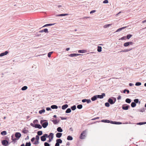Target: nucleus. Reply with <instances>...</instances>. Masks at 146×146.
Listing matches in <instances>:
<instances>
[{"instance_id":"obj_18","label":"nucleus","mask_w":146,"mask_h":146,"mask_svg":"<svg viewBox=\"0 0 146 146\" xmlns=\"http://www.w3.org/2000/svg\"><path fill=\"white\" fill-rule=\"evenodd\" d=\"M56 143L60 144V143H62V141L60 139H58L56 140Z\"/></svg>"},{"instance_id":"obj_52","label":"nucleus","mask_w":146,"mask_h":146,"mask_svg":"<svg viewBox=\"0 0 146 146\" xmlns=\"http://www.w3.org/2000/svg\"><path fill=\"white\" fill-rule=\"evenodd\" d=\"M122 124V123L121 122L115 121V124L119 125V124Z\"/></svg>"},{"instance_id":"obj_39","label":"nucleus","mask_w":146,"mask_h":146,"mask_svg":"<svg viewBox=\"0 0 146 146\" xmlns=\"http://www.w3.org/2000/svg\"><path fill=\"white\" fill-rule=\"evenodd\" d=\"M71 109H72V110L74 111L76 109V105H74L71 107Z\"/></svg>"},{"instance_id":"obj_54","label":"nucleus","mask_w":146,"mask_h":146,"mask_svg":"<svg viewBox=\"0 0 146 146\" xmlns=\"http://www.w3.org/2000/svg\"><path fill=\"white\" fill-rule=\"evenodd\" d=\"M44 146H50V145L48 143L45 142L44 144Z\"/></svg>"},{"instance_id":"obj_27","label":"nucleus","mask_w":146,"mask_h":146,"mask_svg":"<svg viewBox=\"0 0 146 146\" xmlns=\"http://www.w3.org/2000/svg\"><path fill=\"white\" fill-rule=\"evenodd\" d=\"M101 122L104 123H110V120L108 119H104L102 120Z\"/></svg>"},{"instance_id":"obj_41","label":"nucleus","mask_w":146,"mask_h":146,"mask_svg":"<svg viewBox=\"0 0 146 146\" xmlns=\"http://www.w3.org/2000/svg\"><path fill=\"white\" fill-rule=\"evenodd\" d=\"M82 104H79L77 105V108L79 109H81L82 108Z\"/></svg>"},{"instance_id":"obj_48","label":"nucleus","mask_w":146,"mask_h":146,"mask_svg":"<svg viewBox=\"0 0 146 146\" xmlns=\"http://www.w3.org/2000/svg\"><path fill=\"white\" fill-rule=\"evenodd\" d=\"M127 39L126 36H124L119 39V40H125Z\"/></svg>"},{"instance_id":"obj_38","label":"nucleus","mask_w":146,"mask_h":146,"mask_svg":"<svg viewBox=\"0 0 146 146\" xmlns=\"http://www.w3.org/2000/svg\"><path fill=\"white\" fill-rule=\"evenodd\" d=\"M112 25V24H107L105 25L104 26V27L105 28H107V27H108L110 26H111V25Z\"/></svg>"},{"instance_id":"obj_62","label":"nucleus","mask_w":146,"mask_h":146,"mask_svg":"<svg viewBox=\"0 0 146 146\" xmlns=\"http://www.w3.org/2000/svg\"><path fill=\"white\" fill-rule=\"evenodd\" d=\"M35 139V138L34 137H33L31 139V141L32 142H33Z\"/></svg>"},{"instance_id":"obj_53","label":"nucleus","mask_w":146,"mask_h":146,"mask_svg":"<svg viewBox=\"0 0 146 146\" xmlns=\"http://www.w3.org/2000/svg\"><path fill=\"white\" fill-rule=\"evenodd\" d=\"M39 143V141L36 140V141H35V142L34 143V144L35 145H37Z\"/></svg>"},{"instance_id":"obj_43","label":"nucleus","mask_w":146,"mask_h":146,"mask_svg":"<svg viewBox=\"0 0 146 146\" xmlns=\"http://www.w3.org/2000/svg\"><path fill=\"white\" fill-rule=\"evenodd\" d=\"M22 132L24 134L27 133L29 132V131L28 130L24 129L23 130Z\"/></svg>"},{"instance_id":"obj_10","label":"nucleus","mask_w":146,"mask_h":146,"mask_svg":"<svg viewBox=\"0 0 146 146\" xmlns=\"http://www.w3.org/2000/svg\"><path fill=\"white\" fill-rule=\"evenodd\" d=\"M82 101L83 103L86 102L88 104L90 103L91 102V100L90 99H86L82 100Z\"/></svg>"},{"instance_id":"obj_22","label":"nucleus","mask_w":146,"mask_h":146,"mask_svg":"<svg viewBox=\"0 0 146 146\" xmlns=\"http://www.w3.org/2000/svg\"><path fill=\"white\" fill-rule=\"evenodd\" d=\"M51 121L52 122H53V123L54 124H57L59 122V121L58 120H57V119L53 120H52Z\"/></svg>"},{"instance_id":"obj_37","label":"nucleus","mask_w":146,"mask_h":146,"mask_svg":"<svg viewBox=\"0 0 146 146\" xmlns=\"http://www.w3.org/2000/svg\"><path fill=\"white\" fill-rule=\"evenodd\" d=\"M37 135L38 136H40L42 134V131H39L37 132Z\"/></svg>"},{"instance_id":"obj_17","label":"nucleus","mask_w":146,"mask_h":146,"mask_svg":"<svg viewBox=\"0 0 146 146\" xmlns=\"http://www.w3.org/2000/svg\"><path fill=\"white\" fill-rule=\"evenodd\" d=\"M62 135V133H57L56 134V137L57 138H60L61 137Z\"/></svg>"},{"instance_id":"obj_3","label":"nucleus","mask_w":146,"mask_h":146,"mask_svg":"<svg viewBox=\"0 0 146 146\" xmlns=\"http://www.w3.org/2000/svg\"><path fill=\"white\" fill-rule=\"evenodd\" d=\"M86 130H85L82 131L80 134L79 138L81 139H84L86 137Z\"/></svg>"},{"instance_id":"obj_51","label":"nucleus","mask_w":146,"mask_h":146,"mask_svg":"<svg viewBox=\"0 0 146 146\" xmlns=\"http://www.w3.org/2000/svg\"><path fill=\"white\" fill-rule=\"evenodd\" d=\"M31 143L29 142H27L26 143L25 146H31Z\"/></svg>"},{"instance_id":"obj_8","label":"nucleus","mask_w":146,"mask_h":146,"mask_svg":"<svg viewBox=\"0 0 146 146\" xmlns=\"http://www.w3.org/2000/svg\"><path fill=\"white\" fill-rule=\"evenodd\" d=\"M97 99L98 98L102 99L104 96H105V94L104 93H102L101 95H96Z\"/></svg>"},{"instance_id":"obj_9","label":"nucleus","mask_w":146,"mask_h":146,"mask_svg":"<svg viewBox=\"0 0 146 146\" xmlns=\"http://www.w3.org/2000/svg\"><path fill=\"white\" fill-rule=\"evenodd\" d=\"M130 107V106L129 105H127L126 104H124L122 105V109L125 110H128L129 108Z\"/></svg>"},{"instance_id":"obj_6","label":"nucleus","mask_w":146,"mask_h":146,"mask_svg":"<svg viewBox=\"0 0 146 146\" xmlns=\"http://www.w3.org/2000/svg\"><path fill=\"white\" fill-rule=\"evenodd\" d=\"M21 133L19 132H16L15 133V137L17 139V140H18L21 137Z\"/></svg>"},{"instance_id":"obj_21","label":"nucleus","mask_w":146,"mask_h":146,"mask_svg":"<svg viewBox=\"0 0 146 146\" xmlns=\"http://www.w3.org/2000/svg\"><path fill=\"white\" fill-rule=\"evenodd\" d=\"M58 107L57 106L55 105H53L51 106V108L52 109H57Z\"/></svg>"},{"instance_id":"obj_49","label":"nucleus","mask_w":146,"mask_h":146,"mask_svg":"<svg viewBox=\"0 0 146 146\" xmlns=\"http://www.w3.org/2000/svg\"><path fill=\"white\" fill-rule=\"evenodd\" d=\"M53 52H49L48 54V56L50 58L51 57V54L53 53Z\"/></svg>"},{"instance_id":"obj_40","label":"nucleus","mask_w":146,"mask_h":146,"mask_svg":"<svg viewBox=\"0 0 146 146\" xmlns=\"http://www.w3.org/2000/svg\"><path fill=\"white\" fill-rule=\"evenodd\" d=\"M132 35L129 34L127 35L126 36V38L127 39H129L130 38L131 36H132Z\"/></svg>"},{"instance_id":"obj_50","label":"nucleus","mask_w":146,"mask_h":146,"mask_svg":"<svg viewBox=\"0 0 146 146\" xmlns=\"http://www.w3.org/2000/svg\"><path fill=\"white\" fill-rule=\"evenodd\" d=\"M68 56L70 57H75L76 56L75 53L71 54L68 55Z\"/></svg>"},{"instance_id":"obj_28","label":"nucleus","mask_w":146,"mask_h":146,"mask_svg":"<svg viewBox=\"0 0 146 146\" xmlns=\"http://www.w3.org/2000/svg\"><path fill=\"white\" fill-rule=\"evenodd\" d=\"M1 134L2 135H5L7 134V132L6 131H4L1 132Z\"/></svg>"},{"instance_id":"obj_63","label":"nucleus","mask_w":146,"mask_h":146,"mask_svg":"<svg viewBox=\"0 0 146 146\" xmlns=\"http://www.w3.org/2000/svg\"><path fill=\"white\" fill-rule=\"evenodd\" d=\"M60 118L62 120H65L67 119V118L66 117H60Z\"/></svg>"},{"instance_id":"obj_60","label":"nucleus","mask_w":146,"mask_h":146,"mask_svg":"<svg viewBox=\"0 0 146 146\" xmlns=\"http://www.w3.org/2000/svg\"><path fill=\"white\" fill-rule=\"evenodd\" d=\"M115 121H110V123L112 124H115Z\"/></svg>"},{"instance_id":"obj_42","label":"nucleus","mask_w":146,"mask_h":146,"mask_svg":"<svg viewBox=\"0 0 146 146\" xmlns=\"http://www.w3.org/2000/svg\"><path fill=\"white\" fill-rule=\"evenodd\" d=\"M27 88L28 87L27 86H24L21 89L22 90L24 91L27 90Z\"/></svg>"},{"instance_id":"obj_20","label":"nucleus","mask_w":146,"mask_h":146,"mask_svg":"<svg viewBox=\"0 0 146 146\" xmlns=\"http://www.w3.org/2000/svg\"><path fill=\"white\" fill-rule=\"evenodd\" d=\"M126 27H125L119 28L117 30L116 32H120L123 29H124Z\"/></svg>"},{"instance_id":"obj_58","label":"nucleus","mask_w":146,"mask_h":146,"mask_svg":"<svg viewBox=\"0 0 146 146\" xmlns=\"http://www.w3.org/2000/svg\"><path fill=\"white\" fill-rule=\"evenodd\" d=\"M38 122V120L37 119L34 120L33 121V123H37Z\"/></svg>"},{"instance_id":"obj_12","label":"nucleus","mask_w":146,"mask_h":146,"mask_svg":"<svg viewBox=\"0 0 146 146\" xmlns=\"http://www.w3.org/2000/svg\"><path fill=\"white\" fill-rule=\"evenodd\" d=\"M39 33H43V32H44L45 33H48V29H45L43 30H40L39 31Z\"/></svg>"},{"instance_id":"obj_1","label":"nucleus","mask_w":146,"mask_h":146,"mask_svg":"<svg viewBox=\"0 0 146 146\" xmlns=\"http://www.w3.org/2000/svg\"><path fill=\"white\" fill-rule=\"evenodd\" d=\"M40 123L44 128L46 127L48 125V123L46 120H41L40 121Z\"/></svg>"},{"instance_id":"obj_55","label":"nucleus","mask_w":146,"mask_h":146,"mask_svg":"<svg viewBox=\"0 0 146 146\" xmlns=\"http://www.w3.org/2000/svg\"><path fill=\"white\" fill-rule=\"evenodd\" d=\"M103 3H108V0H105L103 1Z\"/></svg>"},{"instance_id":"obj_34","label":"nucleus","mask_w":146,"mask_h":146,"mask_svg":"<svg viewBox=\"0 0 146 146\" xmlns=\"http://www.w3.org/2000/svg\"><path fill=\"white\" fill-rule=\"evenodd\" d=\"M102 48L101 46H98L97 51L99 52H100L102 51Z\"/></svg>"},{"instance_id":"obj_23","label":"nucleus","mask_w":146,"mask_h":146,"mask_svg":"<svg viewBox=\"0 0 146 146\" xmlns=\"http://www.w3.org/2000/svg\"><path fill=\"white\" fill-rule=\"evenodd\" d=\"M57 131L59 132H62L63 131L62 129L60 127H58L57 129Z\"/></svg>"},{"instance_id":"obj_19","label":"nucleus","mask_w":146,"mask_h":146,"mask_svg":"<svg viewBox=\"0 0 146 146\" xmlns=\"http://www.w3.org/2000/svg\"><path fill=\"white\" fill-rule=\"evenodd\" d=\"M48 138L53 139L54 137V134L53 133H50L49 135H48Z\"/></svg>"},{"instance_id":"obj_7","label":"nucleus","mask_w":146,"mask_h":146,"mask_svg":"<svg viewBox=\"0 0 146 146\" xmlns=\"http://www.w3.org/2000/svg\"><path fill=\"white\" fill-rule=\"evenodd\" d=\"M133 44V43L132 42H128L124 43L123 46L125 47H127L130 45H132Z\"/></svg>"},{"instance_id":"obj_16","label":"nucleus","mask_w":146,"mask_h":146,"mask_svg":"<svg viewBox=\"0 0 146 146\" xmlns=\"http://www.w3.org/2000/svg\"><path fill=\"white\" fill-rule=\"evenodd\" d=\"M68 104H64V105L62 106V109L63 110H64L66 109V108H67L68 107Z\"/></svg>"},{"instance_id":"obj_33","label":"nucleus","mask_w":146,"mask_h":146,"mask_svg":"<svg viewBox=\"0 0 146 146\" xmlns=\"http://www.w3.org/2000/svg\"><path fill=\"white\" fill-rule=\"evenodd\" d=\"M86 52V50H78V52L81 53H85Z\"/></svg>"},{"instance_id":"obj_57","label":"nucleus","mask_w":146,"mask_h":146,"mask_svg":"<svg viewBox=\"0 0 146 146\" xmlns=\"http://www.w3.org/2000/svg\"><path fill=\"white\" fill-rule=\"evenodd\" d=\"M46 110L47 111H51V108L50 107H47L46 108Z\"/></svg>"},{"instance_id":"obj_15","label":"nucleus","mask_w":146,"mask_h":146,"mask_svg":"<svg viewBox=\"0 0 146 146\" xmlns=\"http://www.w3.org/2000/svg\"><path fill=\"white\" fill-rule=\"evenodd\" d=\"M35 127L39 129H41L42 128V126L39 124H36Z\"/></svg>"},{"instance_id":"obj_46","label":"nucleus","mask_w":146,"mask_h":146,"mask_svg":"<svg viewBox=\"0 0 146 146\" xmlns=\"http://www.w3.org/2000/svg\"><path fill=\"white\" fill-rule=\"evenodd\" d=\"M145 109H146V108H141L139 110H138L140 112H143L145 111Z\"/></svg>"},{"instance_id":"obj_45","label":"nucleus","mask_w":146,"mask_h":146,"mask_svg":"<svg viewBox=\"0 0 146 146\" xmlns=\"http://www.w3.org/2000/svg\"><path fill=\"white\" fill-rule=\"evenodd\" d=\"M45 112V110L44 109H42L40 110L39 111V113L40 114H42V113H44Z\"/></svg>"},{"instance_id":"obj_2","label":"nucleus","mask_w":146,"mask_h":146,"mask_svg":"<svg viewBox=\"0 0 146 146\" xmlns=\"http://www.w3.org/2000/svg\"><path fill=\"white\" fill-rule=\"evenodd\" d=\"M116 100V99L115 98L111 97L108 99V102H109L110 104L112 105L115 103Z\"/></svg>"},{"instance_id":"obj_29","label":"nucleus","mask_w":146,"mask_h":146,"mask_svg":"<svg viewBox=\"0 0 146 146\" xmlns=\"http://www.w3.org/2000/svg\"><path fill=\"white\" fill-rule=\"evenodd\" d=\"M125 102L129 104L131 102V100L129 98H127L126 99Z\"/></svg>"},{"instance_id":"obj_35","label":"nucleus","mask_w":146,"mask_h":146,"mask_svg":"<svg viewBox=\"0 0 146 146\" xmlns=\"http://www.w3.org/2000/svg\"><path fill=\"white\" fill-rule=\"evenodd\" d=\"M136 104H135V102H132L131 104V106L132 108H134L136 106Z\"/></svg>"},{"instance_id":"obj_24","label":"nucleus","mask_w":146,"mask_h":146,"mask_svg":"<svg viewBox=\"0 0 146 146\" xmlns=\"http://www.w3.org/2000/svg\"><path fill=\"white\" fill-rule=\"evenodd\" d=\"M97 99L96 95H95L91 98V100L93 101H94Z\"/></svg>"},{"instance_id":"obj_36","label":"nucleus","mask_w":146,"mask_h":146,"mask_svg":"<svg viewBox=\"0 0 146 146\" xmlns=\"http://www.w3.org/2000/svg\"><path fill=\"white\" fill-rule=\"evenodd\" d=\"M132 48H129L125 49L124 50H123V52H128L132 50Z\"/></svg>"},{"instance_id":"obj_31","label":"nucleus","mask_w":146,"mask_h":146,"mask_svg":"<svg viewBox=\"0 0 146 146\" xmlns=\"http://www.w3.org/2000/svg\"><path fill=\"white\" fill-rule=\"evenodd\" d=\"M146 124V122H140L137 123V125H141Z\"/></svg>"},{"instance_id":"obj_14","label":"nucleus","mask_w":146,"mask_h":146,"mask_svg":"<svg viewBox=\"0 0 146 146\" xmlns=\"http://www.w3.org/2000/svg\"><path fill=\"white\" fill-rule=\"evenodd\" d=\"M15 135L14 134H13L11 136V139L13 141L14 143L17 140V139L15 137Z\"/></svg>"},{"instance_id":"obj_56","label":"nucleus","mask_w":146,"mask_h":146,"mask_svg":"<svg viewBox=\"0 0 146 146\" xmlns=\"http://www.w3.org/2000/svg\"><path fill=\"white\" fill-rule=\"evenodd\" d=\"M36 140L39 141V137L38 135H36Z\"/></svg>"},{"instance_id":"obj_32","label":"nucleus","mask_w":146,"mask_h":146,"mask_svg":"<svg viewBox=\"0 0 146 146\" xmlns=\"http://www.w3.org/2000/svg\"><path fill=\"white\" fill-rule=\"evenodd\" d=\"M71 110L70 108H68L65 111L66 113H69L71 112Z\"/></svg>"},{"instance_id":"obj_61","label":"nucleus","mask_w":146,"mask_h":146,"mask_svg":"<svg viewBox=\"0 0 146 146\" xmlns=\"http://www.w3.org/2000/svg\"><path fill=\"white\" fill-rule=\"evenodd\" d=\"M30 125L31 126H32L33 127H35V124L34 125L33 123H30Z\"/></svg>"},{"instance_id":"obj_59","label":"nucleus","mask_w":146,"mask_h":146,"mask_svg":"<svg viewBox=\"0 0 146 146\" xmlns=\"http://www.w3.org/2000/svg\"><path fill=\"white\" fill-rule=\"evenodd\" d=\"M96 10H93L90 11V14L92 13H95L96 12Z\"/></svg>"},{"instance_id":"obj_64","label":"nucleus","mask_w":146,"mask_h":146,"mask_svg":"<svg viewBox=\"0 0 146 146\" xmlns=\"http://www.w3.org/2000/svg\"><path fill=\"white\" fill-rule=\"evenodd\" d=\"M121 96H119L117 98V99L119 100L121 99Z\"/></svg>"},{"instance_id":"obj_4","label":"nucleus","mask_w":146,"mask_h":146,"mask_svg":"<svg viewBox=\"0 0 146 146\" xmlns=\"http://www.w3.org/2000/svg\"><path fill=\"white\" fill-rule=\"evenodd\" d=\"M48 135L47 134H45L40 137L41 140L42 141H44L46 140V138H48Z\"/></svg>"},{"instance_id":"obj_44","label":"nucleus","mask_w":146,"mask_h":146,"mask_svg":"<svg viewBox=\"0 0 146 146\" xmlns=\"http://www.w3.org/2000/svg\"><path fill=\"white\" fill-rule=\"evenodd\" d=\"M110 104L109 102H106L105 104V106L107 107H108L110 106Z\"/></svg>"},{"instance_id":"obj_5","label":"nucleus","mask_w":146,"mask_h":146,"mask_svg":"<svg viewBox=\"0 0 146 146\" xmlns=\"http://www.w3.org/2000/svg\"><path fill=\"white\" fill-rule=\"evenodd\" d=\"M1 143L3 145H9L10 143H9V141L8 140L4 139L1 141Z\"/></svg>"},{"instance_id":"obj_30","label":"nucleus","mask_w":146,"mask_h":146,"mask_svg":"<svg viewBox=\"0 0 146 146\" xmlns=\"http://www.w3.org/2000/svg\"><path fill=\"white\" fill-rule=\"evenodd\" d=\"M67 139L68 140H72L73 138L72 136L68 135L67 136Z\"/></svg>"},{"instance_id":"obj_11","label":"nucleus","mask_w":146,"mask_h":146,"mask_svg":"<svg viewBox=\"0 0 146 146\" xmlns=\"http://www.w3.org/2000/svg\"><path fill=\"white\" fill-rule=\"evenodd\" d=\"M8 53V52L6 51L4 52H2L0 54V56L2 57L7 55Z\"/></svg>"},{"instance_id":"obj_25","label":"nucleus","mask_w":146,"mask_h":146,"mask_svg":"<svg viewBox=\"0 0 146 146\" xmlns=\"http://www.w3.org/2000/svg\"><path fill=\"white\" fill-rule=\"evenodd\" d=\"M54 24H55V23L47 24H46V25H44V26H43L42 27H46L49 26H51L53 25H54Z\"/></svg>"},{"instance_id":"obj_26","label":"nucleus","mask_w":146,"mask_h":146,"mask_svg":"<svg viewBox=\"0 0 146 146\" xmlns=\"http://www.w3.org/2000/svg\"><path fill=\"white\" fill-rule=\"evenodd\" d=\"M139 100L138 99H135L134 100V102L135 103V104H137L139 103V104L140 103V102L139 101Z\"/></svg>"},{"instance_id":"obj_47","label":"nucleus","mask_w":146,"mask_h":146,"mask_svg":"<svg viewBox=\"0 0 146 146\" xmlns=\"http://www.w3.org/2000/svg\"><path fill=\"white\" fill-rule=\"evenodd\" d=\"M141 84V83L139 82H136L135 84V85L137 86H140Z\"/></svg>"},{"instance_id":"obj_13","label":"nucleus","mask_w":146,"mask_h":146,"mask_svg":"<svg viewBox=\"0 0 146 146\" xmlns=\"http://www.w3.org/2000/svg\"><path fill=\"white\" fill-rule=\"evenodd\" d=\"M68 15V14L67 13H65V14H58L56 15V16L57 17H62V16H67Z\"/></svg>"}]
</instances>
